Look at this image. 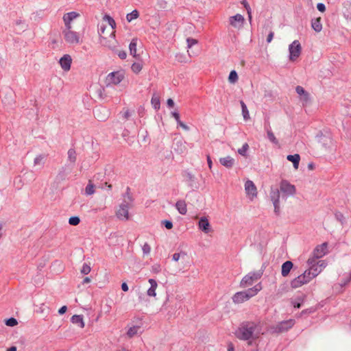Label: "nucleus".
I'll return each instance as SVG.
<instances>
[{
  "instance_id": "nucleus-1",
  "label": "nucleus",
  "mask_w": 351,
  "mask_h": 351,
  "mask_svg": "<svg viewBox=\"0 0 351 351\" xmlns=\"http://www.w3.org/2000/svg\"><path fill=\"white\" fill-rule=\"evenodd\" d=\"M260 322L245 321L242 322L235 332L236 337L241 340L251 341L258 339L261 332Z\"/></svg>"
},
{
  "instance_id": "nucleus-2",
  "label": "nucleus",
  "mask_w": 351,
  "mask_h": 351,
  "mask_svg": "<svg viewBox=\"0 0 351 351\" xmlns=\"http://www.w3.org/2000/svg\"><path fill=\"white\" fill-rule=\"evenodd\" d=\"M130 191V188L128 187L123 195V202L116 212V215L120 220L128 221L130 219L129 209L132 208L134 202Z\"/></svg>"
},
{
  "instance_id": "nucleus-3",
  "label": "nucleus",
  "mask_w": 351,
  "mask_h": 351,
  "mask_svg": "<svg viewBox=\"0 0 351 351\" xmlns=\"http://www.w3.org/2000/svg\"><path fill=\"white\" fill-rule=\"evenodd\" d=\"M261 289L262 286L261 283H258L252 288H250L243 291L237 292L232 297V302L234 304H241L255 296Z\"/></svg>"
},
{
  "instance_id": "nucleus-4",
  "label": "nucleus",
  "mask_w": 351,
  "mask_h": 351,
  "mask_svg": "<svg viewBox=\"0 0 351 351\" xmlns=\"http://www.w3.org/2000/svg\"><path fill=\"white\" fill-rule=\"evenodd\" d=\"M62 35L66 43L75 45L82 43V38L80 33L72 29V27H65Z\"/></svg>"
},
{
  "instance_id": "nucleus-5",
  "label": "nucleus",
  "mask_w": 351,
  "mask_h": 351,
  "mask_svg": "<svg viewBox=\"0 0 351 351\" xmlns=\"http://www.w3.org/2000/svg\"><path fill=\"white\" fill-rule=\"evenodd\" d=\"M263 272L261 271L250 272L241 279L240 282V287L245 288L253 285L254 282L261 278Z\"/></svg>"
},
{
  "instance_id": "nucleus-6",
  "label": "nucleus",
  "mask_w": 351,
  "mask_h": 351,
  "mask_svg": "<svg viewBox=\"0 0 351 351\" xmlns=\"http://www.w3.org/2000/svg\"><path fill=\"white\" fill-rule=\"evenodd\" d=\"M313 278L310 274V271L306 269L302 274L298 276L291 280V287L293 289L299 288L302 285L309 282Z\"/></svg>"
},
{
  "instance_id": "nucleus-7",
  "label": "nucleus",
  "mask_w": 351,
  "mask_h": 351,
  "mask_svg": "<svg viewBox=\"0 0 351 351\" xmlns=\"http://www.w3.org/2000/svg\"><path fill=\"white\" fill-rule=\"evenodd\" d=\"M109 36H102L99 38V43L102 46L106 47L110 49L114 50L117 48V42L115 39V31L108 32Z\"/></svg>"
},
{
  "instance_id": "nucleus-8",
  "label": "nucleus",
  "mask_w": 351,
  "mask_h": 351,
  "mask_svg": "<svg viewBox=\"0 0 351 351\" xmlns=\"http://www.w3.org/2000/svg\"><path fill=\"white\" fill-rule=\"evenodd\" d=\"M289 60L291 61L295 60L300 56L302 51V47L300 42L295 40L289 45Z\"/></svg>"
},
{
  "instance_id": "nucleus-9",
  "label": "nucleus",
  "mask_w": 351,
  "mask_h": 351,
  "mask_svg": "<svg viewBox=\"0 0 351 351\" xmlns=\"http://www.w3.org/2000/svg\"><path fill=\"white\" fill-rule=\"evenodd\" d=\"M123 78L124 75L121 72H112L109 73L106 78V86L117 85L119 84Z\"/></svg>"
},
{
  "instance_id": "nucleus-10",
  "label": "nucleus",
  "mask_w": 351,
  "mask_h": 351,
  "mask_svg": "<svg viewBox=\"0 0 351 351\" xmlns=\"http://www.w3.org/2000/svg\"><path fill=\"white\" fill-rule=\"evenodd\" d=\"M294 320L289 319L279 322L276 326H273L271 329L274 332L280 333L287 331L289 328H292L294 325Z\"/></svg>"
},
{
  "instance_id": "nucleus-11",
  "label": "nucleus",
  "mask_w": 351,
  "mask_h": 351,
  "mask_svg": "<svg viewBox=\"0 0 351 351\" xmlns=\"http://www.w3.org/2000/svg\"><path fill=\"white\" fill-rule=\"evenodd\" d=\"M280 191L286 196L295 195L296 189L294 185L290 184L287 180H283L280 184Z\"/></svg>"
},
{
  "instance_id": "nucleus-12",
  "label": "nucleus",
  "mask_w": 351,
  "mask_h": 351,
  "mask_svg": "<svg viewBox=\"0 0 351 351\" xmlns=\"http://www.w3.org/2000/svg\"><path fill=\"white\" fill-rule=\"evenodd\" d=\"M270 199L274 206V212L276 215L280 213V191L277 189L271 188L269 193Z\"/></svg>"
},
{
  "instance_id": "nucleus-13",
  "label": "nucleus",
  "mask_w": 351,
  "mask_h": 351,
  "mask_svg": "<svg viewBox=\"0 0 351 351\" xmlns=\"http://www.w3.org/2000/svg\"><path fill=\"white\" fill-rule=\"evenodd\" d=\"M245 191L250 200H253L257 196V189L254 183L251 180H247L245 183Z\"/></svg>"
},
{
  "instance_id": "nucleus-14",
  "label": "nucleus",
  "mask_w": 351,
  "mask_h": 351,
  "mask_svg": "<svg viewBox=\"0 0 351 351\" xmlns=\"http://www.w3.org/2000/svg\"><path fill=\"white\" fill-rule=\"evenodd\" d=\"M296 93L300 95V100L302 103V106H306L311 101L310 95L304 88L300 86L295 88Z\"/></svg>"
},
{
  "instance_id": "nucleus-15",
  "label": "nucleus",
  "mask_w": 351,
  "mask_h": 351,
  "mask_svg": "<svg viewBox=\"0 0 351 351\" xmlns=\"http://www.w3.org/2000/svg\"><path fill=\"white\" fill-rule=\"evenodd\" d=\"M198 228L205 234L212 232L211 226L206 217H202L198 222Z\"/></svg>"
},
{
  "instance_id": "nucleus-16",
  "label": "nucleus",
  "mask_w": 351,
  "mask_h": 351,
  "mask_svg": "<svg viewBox=\"0 0 351 351\" xmlns=\"http://www.w3.org/2000/svg\"><path fill=\"white\" fill-rule=\"evenodd\" d=\"M59 63L64 71H69L71 69L72 58L70 55L65 54L60 59Z\"/></svg>"
},
{
  "instance_id": "nucleus-17",
  "label": "nucleus",
  "mask_w": 351,
  "mask_h": 351,
  "mask_svg": "<svg viewBox=\"0 0 351 351\" xmlns=\"http://www.w3.org/2000/svg\"><path fill=\"white\" fill-rule=\"evenodd\" d=\"M244 20V17L240 14H237L233 16H230L229 19L230 25L234 27H241Z\"/></svg>"
},
{
  "instance_id": "nucleus-18",
  "label": "nucleus",
  "mask_w": 351,
  "mask_h": 351,
  "mask_svg": "<svg viewBox=\"0 0 351 351\" xmlns=\"http://www.w3.org/2000/svg\"><path fill=\"white\" fill-rule=\"evenodd\" d=\"M327 243H324L322 245H317L313 250V254L315 258H322L326 254Z\"/></svg>"
},
{
  "instance_id": "nucleus-19",
  "label": "nucleus",
  "mask_w": 351,
  "mask_h": 351,
  "mask_svg": "<svg viewBox=\"0 0 351 351\" xmlns=\"http://www.w3.org/2000/svg\"><path fill=\"white\" fill-rule=\"evenodd\" d=\"M79 16V14H77L75 12H71L69 13H66L63 16V21L64 23L65 27H72L71 26V21L76 19Z\"/></svg>"
},
{
  "instance_id": "nucleus-20",
  "label": "nucleus",
  "mask_w": 351,
  "mask_h": 351,
  "mask_svg": "<svg viewBox=\"0 0 351 351\" xmlns=\"http://www.w3.org/2000/svg\"><path fill=\"white\" fill-rule=\"evenodd\" d=\"M149 282L150 284V287L147 291V294L149 297H155L156 295V289L158 287V283L154 279H149Z\"/></svg>"
},
{
  "instance_id": "nucleus-21",
  "label": "nucleus",
  "mask_w": 351,
  "mask_h": 351,
  "mask_svg": "<svg viewBox=\"0 0 351 351\" xmlns=\"http://www.w3.org/2000/svg\"><path fill=\"white\" fill-rule=\"evenodd\" d=\"M219 162H220L221 165H222L223 166H224L226 168L230 169L234 166L235 160L233 158L228 156L226 157L221 158L219 159Z\"/></svg>"
},
{
  "instance_id": "nucleus-22",
  "label": "nucleus",
  "mask_w": 351,
  "mask_h": 351,
  "mask_svg": "<svg viewBox=\"0 0 351 351\" xmlns=\"http://www.w3.org/2000/svg\"><path fill=\"white\" fill-rule=\"evenodd\" d=\"M293 265V263L290 261H287L282 264L281 274L283 277H286L289 275Z\"/></svg>"
},
{
  "instance_id": "nucleus-23",
  "label": "nucleus",
  "mask_w": 351,
  "mask_h": 351,
  "mask_svg": "<svg viewBox=\"0 0 351 351\" xmlns=\"http://www.w3.org/2000/svg\"><path fill=\"white\" fill-rule=\"evenodd\" d=\"M188 258L189 257L187 253L182 250L180 251L179 252L174 253L172 255V260L176 262H178L180 260H181L182 262H185L186 259Z\"/></svg>"
},
{
  "instance_id": "nucleus-24",
  "label": "nucleus",
  "mask_w": 351,
  "mask_h": 351,
  "mask_svg": "<svg viewBox=\"0 0 351 351\" xmlns=\"http://www.w3.org/2000/svg\"><path fill=\"white\" fill-rule=\"evenodd\" d=\"M95 116L99 121H104L108 117V110L105 108L96 109Z\"/></svg>"
},
{
  "instance_id": "nucleus-25",
  "label": "nucleus",
  "mask_w": 351,
  "mask_h": 351,
  "mask_svg": "<svg viewBox=\"0 0 351 351\" xmlns=\"http://www.w3.org/2000/svg\"><path fill=\"white\" fill-rule=\"evenodd\" d=\"M287 159L293 162V165L295 169H298L300 160V156L299 154H295L294 155H288Z\"/></svg>"
},
{
  "instance_id": "nucleus-26",
  "label": "nucleus",
  "mask_w": 351,
  "mask_h": 351,
  "mask_svg": "<svg viewBox=\"0 0 351 351\" xmlns=\"http://www.w3.org/2000/svg\"><path fill=\"white\" fill-rule=\"evenodd\" d=\"M311 27L316 32H320L322 29L321 17L312 19Z\"/></svg>"
},
{
  "instance_id": "nucleus-27",
  "label": "nucleus",
  "mask_w": 351,
  "mask_h": 351,
  "mask_svg": "<svg viewBox=\"0 0 351 351\" xmlns=\"http://www.w3.org/2000/svg\"><path fill=\"white\" fill-rule=\"evenodd\" d=\"M71 321L73 324L78 325L81 328L84 327V322L82 315H74L72 316Z\"/></svg>"
},
{
  "instance_id": "nucleus-28",
  "label": "nucleus",
  "mask_w": 351,
  "mask_h": 351,
  "mask_svg": "<svg viewBox=\"0 0 351 351\" xmlns=\"http://www.w3.org/2000/svg\"><path fill=\"white\" fill-rule=\"evenodd\" d=\"M176 207L181 215H185L187 212L186 204L184 200L178 201Z\"/></svg>"
},
{
  "instance_id": "nucleus-29",
  "label": "nucleus",
  "mask_w": 351,
  "mask_h": 351,
  "mask_svg": "<svg viewBox=\"0 0 351 351\" xmlns=\"http://www.w3.org/2000/svg\"><path fill=\"white\" fill-rule=\"evenodd\" d=\"M136 46H137V38H134L132 40L131 43H130V45H129L130 53L134 58L137 57Z\"/></svg>"
},
{
  "instance_id": "nucleus-30",
  "label": "nucleus",
  "mask_w": 351,
  "mask_h": 351,
  "mask_svg": "<svg viewBox=\"0 0 351 351\" xmlns=\"http://www.w3.org/2000/svg\"><path fill=\"white\" fill-rule=\"evenodd\" d=\"M104 20L107 21L108 25L110 26V28H108V32H110L111 31H114V28L116 27V23L114 20L109 15L106 14L104 16Z\"/></svg>"
},
{
  "instance_id": "nucleus-31",
  "label": "nucleus",
  "mask_w": 351,
  "mask_h": 351,
  "mask_svg": "<svg viewBox=\"0 0 351 351\" xmlns=\"http://www.w3.org/2000/svg\"><path fill=\"white\" fill-rule=\"evenodd\" d=\"M308 271H310V274L312 276L313 278L318 276L319 274L322 271V268H319V265H313L311 267H309V268L307 269Z\"/></svg>"
},
{
  "instance_id": "nucleus-32",
  "label": "nucleus",
  "mask_w": 351,
  "mask_h": 351,
  "mask_svg": "<svg viewBox=\"0 0 351 351\" xmlns=\"http://www.w3.org/2000/svg\"><path fill=\"white\" fill-rule=\"evenodd\" d=\"M68 155V160L72 163L74 164L76 161V152L73 149H69L67 152Z\"/></svg>"
},
{
  "instance_id": "nucleus-33",
  "label": "nucleus",
  "mask_w": 351,
  "mask_h": 351,
  "mask_svg": "<svg viewBox=\"0 0 351 351\" xmlns=\"http://www.w3.org/2000/svg\"><path fill=\"white\" fill-rule=\"evenodd\" d=\"M240 104H241V106L242 114H243V119L245 120L249 119H250V114H249V111L247 110V108L245 104L243 101H241Z\"/></svg>"
},
{
  "instance_id": "nucleus-34",
  "label": "nucleus",
  "mask_w": 351,
  "mask_h": 351,
  "mask_svg": "<svg viewBox=\"0 0 351 351\" xmlns=\"http://www.w3.org/2000/svg\"><path fill=\"white\" fill-rule=\"evenodd\" d=\"M152 105L156 110H158L160 108V97L156 95H154L152 97L151 100Z\"/></svg>"
},
{
  "instance_id": "nucleus-35",
  "label": "nucleus",
  "mask_w": 351,
  "mask_h": 351,
  "mask_svg": "<svg viewBox=\"0 0 351 351\" xmlns=\"http://www.w3.org/2000/svg\"><path fill=\"white\" fill-rule=\"evenodd\" d=\"M139 16V13L137 10H134L126 16V19L128 22H131L132 20L137 19Z\"/></svg>"
},
{
  "instance_id": "nucleus-36",
  "label": "nucleus",
  "mask_w": 351,
  "mask_h": 351,
  "mask_svg": "<svg viewBox=\"0 0 351 351\" xmlns=\"http://www.w3.org/2000/svg\"><path fill=\"white\" fill-rule=\"evenodd\" d=\"M267 138L269 140V141H271L274 145H278V143H279L278 140L276 138L274 134L273 133V132L271 130H267Z\"/></svg>"
},
{
  "instance_id": "nucleus-37",
  "label": "nucleus",
  "mask_w": 351,
  "mask_h": 351,
  "mask_svg": "<svg viewBox=\"0 0 351 351\" xmlns=\"http://www.w3.org/2000/svg\"><path fill=\"white\" fill-rule=\"evenodd\" d=\"M85 193L87 195H93L95 193V185L89 180L88 184L86 186Z\"/></svg>"
},
{
  "instance_id": "nucleus-38",
  "label": "nucleus",
  "mask_w": 351,
  "mask_h": 351,
  "mask_svg": "<svg viewBox=\"0 0 351 351\" xmlns=\"http://www.w3.org/2000/svg\"><path fill=\"white\" fill-rule=\"evenodd\" d=\"M138 330V326H134L129 328V330L127 332V335L128 336V337L132 338L137 334Z\"/></svg>"
},
{
  "instance_id": "nucleus-39",
  "label": "nucleus",
  "mask_w": 351,
  "mask_h": 351,
  "mask_svg": "<svg viewBox=\"0 0 351 351\" xmlns=\"http://www.w3.org/2000/svg\"><path fill=\"white\" fill-rule=\"evenodd\" d=\"M143 69V64L141 62H134L131 66L132 71L135 73H138Z\"/></svg>"
},
{
  "instance_id": "nucleus-40",
  "label": "nucleus",
  "mask_w": 351,
  "mask_h": 351,
  "mask_svg": "<svg viewBox=\"0 0 351 351\" xmlns=\"http://www.w3.org/2000/svg\"><path fill=\"white\" fill-rule=\"evenodd\" d=\"M45 156L44 155H38L37 156L34 160V164L35 166L36 165H44V160H45Z\"/></svg>"
},
{
  "instance_id": "nucleus-41",
  "label": "nucleus",
  "mask_w": 351,
  "mask_h": 351,
  "mask_svg": "<svg viewBox=\"0 0 351 351\" xmlns=\"http://www.w3.org/2000/svg\"><path fill=\"white\" fill-rule=\"evenodd\" d=\"M229 82L234 84L238 80V75L235 71H232L228 77Z\"/></svg>"
},
{
  "instance_id": "nucleus-42",
  "label": "nucleus",
  "mask_w": 351,
  "mask_h": 351,
  "mask_svg": "<svg viewBox=\"0 0 351 351\" xmlns=\"http://www.w3.org/2000/svg\"><path fill=\"white\" fill-rule=\"evenodd\" d=\"M242 4L243 5V6L245 7V8L247 10L249 21L251 23V21H252V10H251V8H250L249 3L246 1H242Z\"/></svg>"
},
{
  "instance_id": "nucleus-43",
  "label": "nucleus",
  "mask_w": 351,
  "mask_h": 351,
  "mask_svg": "<svg viewBox=\"0 0 351 351\" xmlns=\"http://www.w3.org/2000/svg\"><path fill=\"white\" fill-rule=\"evenodd\" d=\"M249 149V145L247 143H244L241 148L238 149V153L241 156H245L246 155V152Z\"/></svg>"
},
{
  "instance_id": "nucleus-44",
  "label": "nucleus",
  "mask_w": 351,
  "mask_h": 351,
  "mask_svg": "<svg viewBox=\"0 0 351 351\" xmlns=\"http://www.w3.org/2000/svg\"><path fill=\"white\" fill-rule=\"evenodd\" d=\"M80 219L77 216L71 217L69 219V223L71 226H77L80 223Z\"/></svg>"
},
{
  "instance_id": "nucleus-45",
  "label": "nucleus",
  "mask_w": 351,
  "mask_h": 351,
  "mask_svg": "<svg viewBox=\"0 0 351 351\" xmlns=\"http://www.w3.org/2000/svg\"><path fill=\"white\" fill-rule=\"evenodd\" d=\"M17 324V320L14 317H11L5 320V324L8 326H15Z\"/></svg>"
},
{
  "instance_id": "nucleus-46",
  "label": "nucleus",
  "mask_w": 351,
  "mask_h": 351,
  "mask_svg": "<svg viewBox=\"0 0 351 351\" xmlns=\"http://www.w3.org/2000/svg\"><path fill=\"white\" fill-rule=\"evenodd\" d=\"M186 43H187V48L190 49L193 45H196L198 43V41H197V40H196L195 38H188L186 39Z\"/></svg>"
},
{
  "instance_id": "nucleus-47",
  "label": "nucleus",
  "mask_w": 351,
  "mask_h": 351,
  "mask_svg": "<svg viewBox=\"0 0 351 351\" xmlns=\"http://www.w3.org/2000/svg\"><path fill=\"white\" fill-rule=\"evenodd\" d=\"M142 250L144 255H148L151 252V247L147 243H145L142 247Z\"/></svg>"
},
{
  "instance_id": "nucleus-48",
  "label": "nucleus",
  "mask_w": 351,
  "mask_h": 351,
  "mask_svg": "<svg viewBox=\"0 0 351 351\" xmlns=\"http://www.w3.org/2000/svg\"><path fill=\"white\" fill-rule=\"evenodd\" d=\"M317 259H319V258H315L314 256V255L313 254V256L312 257H310L308 261H307V264L309 267H311V266H313V265H317Z\"/></svg>"
},
{
  "instance_id": "nucleus-49",
  "label": "nucleus",
  "mask_w": 351,
  "mask_h": 351,
  "mask_svg": "<svg viewBox=\"0 0 351 351\" xmlns=\"http://www.w3.org/2000/svg\"><path fill=\"white\" fill-rule=\"evenodd\" d=\"M90 267L88 264L84 263L81 269V273L83 274H88L90 273Z\"/></svg>"
},
{
  "instance_id": "nucleus-50",
  "label": "nucleus",
  "mask_w": 351,
  "mask_h": 351,
  "mask_svg": "<svg viewBox=\"0 0 351 351\" xmlns=\"http://www.w3.org/2000/svg\"><path fill=\"white\" fill-rule=\"evenodd\" d=\"M106 26L104 24H101L99 27V29H98V33L99 34V38H101L102 36H106L105 35V31L106 29Z\"/></svg>"
},
{
  "instance_id": "nucleus-51",
  "label": "nucleus",
  "mask_w": 351,
  "mask_h": 351,
  "mask_svg": "<svg viewBox=\"0 0 351 351\" xmlns=\"http://www.w3.org/2000/svg\"><path fill=\"white\" fill-rule=\"evenodd\" d=\"M335 217L336 219L339 221L341 223H343L345 221V217L340 212H337L335 213Z\"/></svg>"
},
{
  "instance_id": "nucleus-52",
  "label": "nucleus",
  "mask_w": 351,
  "mask_h": 351,
  "mask_svg": "<svg viewBox=\"0 0 351 351\" xmlns=\"http://www.w3.org/2000/svg\"><path fill=\"white\" fill-rule=\"evenodd\" d=\"M302 302H303V299H302L300 298H297V300L293 302V305L294 308H300Z\"/></svg>"
},
{
  "instance_id": "nucleus-53",
  "label": "nucleus",
  "mask_w": 351,
  "mask_h": 351,
  "mask_svg": "<svg viewBox=\"0 0 351 351\" xmlns=\"http://www.w3.org/2000/svg\"><path fill=\"white\" fill-rule=\"evenodd\" d=\"M177 60L180 62H187L189 60L183 55L178 54L176 56Z\"/></svg>"
},
{
  "instance_id": "nucleus-54",
  "label": "nucleus",
  "mask_w": 351,
  "mask_h": 351,
  "mask_svg": "<svg viewBox=\"0 0 351 351\" xmlns=\"http://www.w3.org/2000/svg\"><path fill=\"white\" fill-rule=\"evenodd\" d=\"M162 223L165 225V228L169 230H170L173 228V223L170 221L165 220Z\"/></svg>"
},
{
  "instance_id": "nucleus-55",
  "label": "nucleus",
  "mask_w": 351,
  "mask_h": 351,
  "mask_svg": "<svg viewBox=\"0 0 351 351\" xmlns=\"http://www.w3.org/2000/svg\"><path fill=\"white\" fill-rule=\"evenodd\" d=\"M317 265H319V268H322V270L325 268L327 265V263H326L325 261H318L317 262Z\"/></svg>"
},
{
  "instance_id": "nucleus-56",
  "label": "nucleus",
  "mask_w": 351,
  "mask_h": 351,
  "mask_svg": "<svg viewBox=\"0 0 351 351\" xmlns=\"http://www.w3.org/2000/svg\"><path fill=\"white\" fill-rule=\"evenodd\" d=\"M317 8L319 12H324L326 10V6L322 3H319L317 5Z\"/></svg>"
},
{
  "instance_id": "nucleus-57",
  "label": "nucleus",
  "mask_w": 351,
  "mask_h": 351,
  "mask_svg": "<svg viewBox=\"0 0 351 351\" xmlns=\"http://www.w3.org/2000/svg\"><path fill=\"white\" fill-rule=\"evenodd\" d=\"M118 56L121 59L123 60L125 59L127 54L125 51H121L119 52Z\"/></svg>"
},
{
  "instance_id": "nucleus-58",
  "label": "nucleus",
  "mask_w": 351,
  "mask_h": 351,
  "mask_svg": "<svg viewBox=\"0 0 351 351\" xmlns=\"http://www.w3.org/2000/svg\"><path fill=\"white\" fill-rule=\"evenodd\" d=\"M274 34L273 32H269V34H268L267 38V42L268 43L271 42V40H272V39L274 38Z\"/></svg>"
},
{
  "instance_id": "nucleus-59",
  "label": "nucleus",
  "mask_w": 351,
  "mask_h": 351,
  "mask_svg": "<svg viewBox=\"0 0 351 351\" xmlns=\"http://www.w3.org/2000/svg\"><path fill=\"white\" fill-rule=\"evenodd\" d=\"M172 117L175 118L177 122H178L180 119V114L177 112H171Z\"/></svg>"
},
{
  "instance_id": "nucleus-60",
  "label": "nucleus",
  "mask_w": 351,
  "mask_h": 351,
  "mask_svg": "<svg viewBox=\"0 0 351 351\" xmlns=\"http://www.w3.org/2000/svg\"><path fill=\"white\" fill-rule=\"evenodd\" d=\"M177 123L184 130H189V127L186 124H184L183 122H182L180 120L178 122H177Z\"/></svg>"
},
{
  "instance_id": "nucleus-61",
  "label": "nucleus",
  "mask_w": 351,
  "mask_h": 351,
  "mask_svg": "<svg viewBox=\"0 0 351 351\" xmlns=\"http://www.w3.org/2000/svg\"><path fill=\"white\" fill-rule=\"evenodd\" d=\"M66 310H67V307L66 306H63L59 309L58 313H59V314L62 315V314H64V313H66Z\"/></svg>"
},
{
  "instance_id": "nucleus-62",
  "label": "nucleus",
  "mask_w": 351,
  "mask_h": 351,
  "mask_svg": "<svg viewBox=\"0 0 351 351\" xmlns=\"http://www.w3.org/2000/svg\"><path fill=\"white\" fill-rule=\"evenodd\" d=\"M167 103L168 106L170 108H173L174 106V101L172 99H168Z\"/></svg>"
},
{
  "instance_id": "nucleus-63",
  "label": "nucleus",
  "mask_w": 351,
  "mask_h": 351,
  "mask_svg": "<svg viewBox=\"0 0 351 351\" xmlns=\"http://www.w3.org/2000/svg\"><path fill=\"white\" fill-rule=\"evenodd\" d=\"M121 289L123 291H128L129 288L126 282H123L121 285Z\"/></svg>"
},
{
  "instance_id": "nucleus-64",
  "label": "nucleus",
  "mask_w": 351,
  "mask_h": 351,
  "mask_svg": "<svg viewBox=\"0 0 351 351\" xmlns=\"http://www.w3.org/2000/svg\"><path fill=\"white\" fill-rule=\"evenodd\" d=\"M207 162H208V165L209 168L211 169L213 163H212L210 157L209 156H207Z\"/></svg>"
}]
</instances>
